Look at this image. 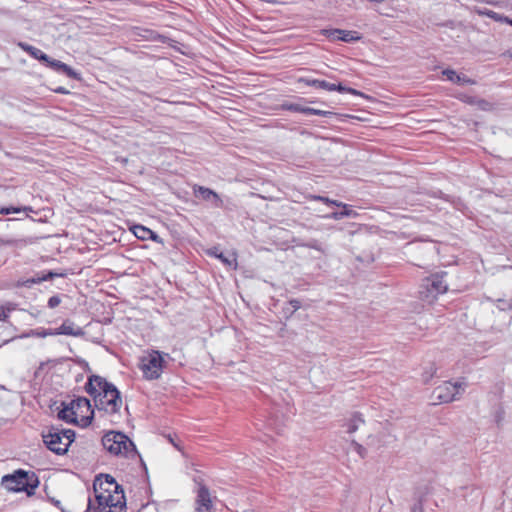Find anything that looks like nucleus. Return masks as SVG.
Returning a JSON list of instances; mask_svg holds the SVG:
<instances>
[{"label":"nucleus","mask_w":512,"mask_h":512,"mask_svg":"<svg viewBox=\"0 0 512 512\" xmlns=\"http://www.w3.org/2000/svg\"><path fill=\"white\" fill-rule=\"evenodd\" d=\"M85 391L93 397L95 407L109 415L119 413L122 407L120 391L116 386L99 375H90L84 386Z\"/></svg>","instance_id":"f257e3e1"},{"label":"nucleus","mask_w":512,"mask_h":512,"mask_svg":"<svg viewBox=\"0 0 512 512\" xmlns=\"http://www.w3.org/2000/svg\"><path fill=\"white\" fill-rule=\"evenodd\" d=\"M39 483V478L35 472L22 469H18L12 474L4 475L1 480L2 486L7 490L25 492L28 496L34 495Z\"/></svg>","instance_id":"f03ea898"},{"label":"nucleus","mask_w":512,"mask_h":512,"mask_svg":"<svg viewBox=\"0 0 512 512\" xmlns=\"http://www.w3.org/2000/svg\"><path fill=\"white\" fill-rule=\"evenodd\" d=\"M42 438L47 449L57 455H64L75 439V431L50 426L43 430Z\"/></svg>","instance_id":"7ed1b4c3"},{"label":"nucleus","mask_w":512,"mask_h":512,"mask_svg":"<svg viewBox=\"0 0 512 512\" xmlns=\"http://www.w3.org/2000/svg\"><path fill=\"white\" fill-rule=\"evenodd\" d=\"M103 447L113 455L133 457L137 451L134 443L122 432L110 431L102 438Z\"/></svg>","instance_id":"20e7f679"},{"label":"nucleus","mask_w":512,"mask_h":512,"mask_svg":"<svg viewBox=\"0 0 512 512\" xmlns=\"http://www.w3.org/2000/svg\"><path fill=\"white\" fill-rule=\"evenodd\" d=\"M18 46L22 50L27 52L31 57L39 60L40 62H42L44 64H46V66H48L52 70H54L56 72H59V73H63V74H65L68 77L73 78V79H79L80 78L79 73H77L75 70H73L70 66H68L67 64H65V63H63V62H61L59 60L51 59L42 50H40V49L30 45V44H27L25 42H19Z\"/></svg>","instance_id":"39448f33"},{"label":"nucleus","mask_w":512,"mask_h":512,"mask_svg":"<svg viewBox=\"0 0 512 512\" xmlns=\"http://www.w3.org/2000/svg\"><path fill=\"white\" fill-rule=\"evenodd\" d=\"M163 355L168 356V354L153 350L146 357H143L141 370L146 379L155 380L161 376L164 366Z\"/></svg>","instance_id":"423d86ee"},{"label":"nucleus","mask_w":512,"mask_h":512,"mask_svg":"<svg viewBox=\"0 0 512 512\" xmlns=\"http://www.w3.org/2000/svg\"><path fill=\"white\" fill-rule=\"evenodd\" d=\"M464 389V384L461 382L453 383L445 381L434 389L433 397L438 400L439 403H449L459 399Z\"/></svg>","instance_id":"0eeeda50"},{"label":"nucleus","mask_w":512,"mask_h":512,"mask_svg":"<svg viewBox=\"0 0 512 512\" xmlns=\"http://www.w3.org/2000/svg\"><path fill=\"white\" fill-rule=\"evenodd\" d=\"M106 500L96 501L98 512H124L126 509V499L124 491L120 488L117 491L105 496Z\"/></svg>","instance_id":"6e6552de"},{"label":"nucleus","mask_w":512,"mask_h":512,"mask_svg":"<svg viewBox=\"0 0 512 512\" xmlns=\"http://www.w3.org/2000/svg\"><path fill=\"white\" fill-rule=\"evenodd\" d=\"M70 405L73 407L76 419L81 427H87L92 423L94 410L89 399L78 396L70 401Z\"/></svg>","instance_id":"1a4fd4ad"},{"label":"nucleus","mask_w":512,"mask_h":512,"mask_svg":"<svg viewBox=\"0 0 512 512\" xmlns=\"http://www.w3.org/2000/svg\"><path fill=\"white\" fill-rule=\"evenodd\" d=\"M446 273L434 274L426 278L423 282L422 288L425 290L420 291L421 297L429 298V296L436 297L439 294H444L448 290V285L444 280Z\"/></svg>","instance_id":"9d476101"},{"label":"nucleus","mask_w":512,"mask_h":512,"mask_svg":"<svg viewBox=\"0 0 512 512\" xmlns=\"http://www.w3.org/2000/svg\"><path fill=\"white\" fill-rule=\"evenodd\" d=\"M193 193H194L195 197L201 198L207 202H210L212 207H214V208H222L223 207V200L221 199L219 194L210 188L200 186V185H195L193 187Z\"/></svg>","instance_id":"9b49d317"},{"label":"nucleus","mask_w":512,"mask_h":512,"mask_svg":"<svg viewBox=\"0 0 512 512\" xmlns=\"http://www.w3.org/2000/svg\"><path fill=\"white\" fill-rule=\"evenodd\" d=\"M196 512H214L209 489L205 485H200L196 498Z\"/></svg>","instance_id":"f8f14e48"},{"label":"nucleus","mask_w":512,"mask_h":512,"mask_svg":"<svg viewBox=\"0 0 512 512\" xmlns=\"http://www.w3.org/2000/svg\"><path fill=\"white\" fill-rule=\"evenodd\" d=\"M122 488L120 485H109L103 482L102 477H96L93 483V489L95 493L96 501L106 500L105 496L109 493L119 490Z\"/></svg>","instance_id":"ddd939ff"},{"label":"nucleus","mask_w":512,"mask_h":512,"mask_svg":"<svg viewBox=\"0 0 512 512\" xmlns=\"http://www.w3.org/2000/svg\"><path fill=\"white\" fill-rule=\"evenodd\" d=\"M56 276H60V274L49 271L46 274H37L35 277L20 279L17 281L16 286L31 288L34 284H40L44 281L51 280Z\"/></svg>","instance_id":"4468645a"},{"label":"nucleus","mask_w":512,"mask_h":512,"mask_svg":"<svg viewBox=\"0 0 512 512\" xmlns=\"http://www.w3.org/2000/svg\"><path fill=\"white\" fill-rule=\"evenodd\" d=\"M299 81L306 84L307 86H313V87H316L319 89H324L327 91L343 90V85L341 83L334 84V83H329L325 80L311 79V78H300Z\"/></svg>","instance_id":"2eb2a0df"},{"label":"nucleus","mask_w":512,"mask_h":512,"mask_svg":"<svg viewBox=\"0 0 512 512\" xmlns=\"http://www.w3.org/2000/svg\"><path fill=\"white\" fill-rule=\"evenodd\" d=\"M338 204H340L339 207L342 208L341 211L332 212L328 215L323 216V218L333 219V220H341L345 217L355 218L358 216V213L355 210L351 209L350 205L340 202V201H338Z\"/></svg>","instance_id":"dca6fc26"},{"label":"nucleus","mask_w":512,"mask_h":512,"mask_svg":"<svg viewBox=\"0 0 512 512\" xmlns=\"http://www.w3.org/2000/svg\"><path fill=\"white\" fill-rule=\"evenodd\" d=\"M56 335L83 336L84 331L81 327L75 326L73 322L66 320L61 326L55 329Z\"/></svg>","instance_id":"f3484780"},{"label":"nucleus","mask_w":512,"mask_h":512,"mask_svg":"<svg viewBox=\"0 0 512 512\" xmlns=\"http://www.w3.org/2000/svg\"><path fill=\"white\" fill-rule=\"evenodd\" d=\"M61 406L62 409H60L57 414L58 418L68 424L79 425V421L76 419L75 412L73 407H71L70 402H62Z\"/></svg>","instance_id":"a211bd4d"},{"label":"nucleus","mask_w":512,"mask_h":512,"mask_svg":"<svg viewBox=\"0 0 512 512\" xmlns=\"http://www.w3.org/2000/svg\"><path fill=\"white\" fill-rule=\"evenodd\" d=\"M442 74L446 76L447 80L458 85H473L475 81L466 75H460L455 70L445 69Z\"/></svg>","instance_id":"6ab92c4d"},{"label":"nucleus","mask_w":512,"mask_h":512,"mask_svg":"<svg viewBox=\"0 0 512 512\" xmlns=\"http://www.w3.org/2000/svg\"><path fill=\"white\" fill-rule=\"evenodd\" d=\"M209 255L214 256L221 260L223 264H225L228 267H232L234 269L237 268V259L235 256L232 258L226 257L222 252H219L218 248L214 247L211 250H209Z\"/></svg>","instance_id":"aec40b11"},{"label":"nucleus","mask_w":512,"mask_h":512,"mask_svg":"<svg viewBox=\"0 0 512 512\" xmlns=\"http://www.w3.org/2000/svg\"><path fill=\"white\" fill-rule=\"evenodd\" d=\"M333 33L341 34L340 36H338V40L347 42V43L355 42V41H358L361 39V35L356 31L340 29V31H334Z\"/></svg>","instance_id":"412c9836"},{"label":"nucleus","mask_w":512,"mask_h":512,"mask_svg":"<svg viewBox=\"0 0 512 512\" xmlns=\"http://www.w3.org/2000/svg\"><path fill=\"white\" fill-rule=\"evenodd\" d=\"M133 234L138 238V239H141V240H148L149 237H151L152 235V230L143 226V225H134L132 228H131Z\"/></svg>","instance_id":"4be33fe9"},{"label":"nucleus","mask_w":512,"mask_h":512,"mask_svg":"<svg viewBox=\"0 0 512 512\" xmlns=\"http://www.w3.org/2000/svg\"><path fill=\"white\" fill-rule=\"evenodd\" d=\"M363 423H364V420L362 419L361 415L358 413H355L347 424V432L354 433L359 428V426Z\"/></svg>","instance_id":"5701e85b"},{"label":"nucleus","mask_w":512,"mask_h":512,"mask_svg":"<svg viewBox=\"0 0 512 512\" xmlns=\"http://www.w3.org/2000/svg\"><path fill=\"white\" fill-rule=\"evenodd\" d=\"M306 198L309 200H313V201L323 202V203H325L327 205H331V206H340V204H338V200H333L326 196L308 195Z\"/></svg>","instance_id":"b1692460"},{"label":"nucleus","mask_w":512,"mask_h":512,"mask_svg":"<svg viewBox=\"0 0 512 512\" xmlns=\"http://www.w3.org/2000/svg\"><path fill=\"white\" fill-rule=\"evenodd\" d=\"M302 111H303V114L318 115V116H323V117H329V116L334 115L333 112L315 109V108H311V107H308L307 109H302Z\"/></svg>","instance_id":"393cba45"},{"label":"nucleus","mask_w":512,"mask_h":512,"mask_svg":"<svg viewBox=\"0 0 512 512\" xmlns=\"http://www.w3.org/2000/svg\"><path fill=\"white\" fill-rule=\"evenodd\" d=\"M22 210H24V211H26V210L31 211L32 209L30 207H24V208L14 207V206L1 207L0 208V215H8V214H12V213H19Z\"/></svg>","instance_id":"a878e982"},{"label":"nucleus","mask_w":512,"mask_h":512,"mask_svg":"<svg viewBox=\"0 0 512 512\" xmlns=\"http://www.w3.org/2000/svg\"><path fill=\"white\" fill-rule=\"evenodd\" d=\"M435 373H436V368L433 365H431L429 367V369L425 370L424 373L422 374L423 382L424 383L429 382L434 377Z\"/></svg>","instance_id":"bb28decb"},{"label":"nucleus","mask_w":512,"mask_h":512,"mask_svg":"<svg viewBox=\"0 0 512 512\" xmlns=\"http://www.w3.org/2000/svg\"><path fill=\"white\" fill-rule=\"evenodd\" d=\"M488 17L493 19L496 22H501V23H506V24H508V21L510 20V18L508 16L499 14L494 11H493V13L488 14Z\"/></svg>","instance_id":"cd10ccee"},{"label":"nucleus","mask_w":512,"mask_h":512,"mask_svg":"<svg viewBox=\"0 0 512 512\" xmlns=\"http://www.w3.org/2000/svg\"><path fill=\"white\" fill-rule=\"evenodd\" d=\"M33 335H36L38 337H46V336H52V335H56L55 334V329L52 330V329H41V330H35L32 332Z\"/></svg>","instance_id":"c85d7f7f"},{"label":"nucleus","mask_w":512,"mask_h":512,"mask_svg":"<svg viewBox=\"0 0 512 512\" xmlns=\"http://www.w3.org/2000/svg\"><path fill=\"white\" fill-rule=\"evenodd\" d=\"M334 31H340V29H326L323 30V34L328 37L330 40H338V36L341 34L333 33Z\"/></svg>","instance_id":"c756f323"},{"label":"nucleus","mask_w":512,"mask_h":512,"mask_svg":"<svg viewBox=\"0 0 512 512\" xmlns=\"http://www.w3.org/2000/svg\"><path fill=\"white\" fill-rule=\"evenodd\" d=\"M60 303H61L60 297L57 296V295H54V296L49 298V300H48V307L53 309V308L57 307Z\"/></svg>","instance_id":"7c9ffc66"},{"label":"nucleus","mask_w":512,"mask_h":512,"mask_svg":"<svg viewBox=\"0 0 512 512\" xmlns=\"http://www.w3.org/2000/svg\"><path fill=\"white\" fill-rule=\"evenodd\" d=\"M338 92L340 93H350V94H353V95H357V96H364V94L354 88H349V87H345L343 86V90H337Z\"/></svg>","instance_id":"2f4dec72"},{"label":"nucleus","mask_w":512,"mask_h":512,"mask_svg":"<svg viewBox=\"0 0 512 512\" xmlns=\"http://www.w3.org/2000/svg\"><path fill=\"white\" fill-rule=\"evenodd\" d=\"M288 304L292 307L290 314H293L301 307V303L297 299H291Z\"/></svg>","instance_id":"473e14b6"},{"label":"nucleus","mask_w":512,"mask_h":512,"mask_svg":"<svg viewBox=\"0 0 512 512\" xmlns=\"http://www.w3.org/2000/svg\"><path fill=\"white\" fill-rule=\"evenodd\" d=\"M99 477H102L103 478V482L108 483V486L109 485H119L115 481V479L111 475H109V474L100 475Z\"/></svg>","instance_id":"72a5a7b5"},{"label":"nucleus","mask_w":512,"mask_h":512,"mask_svg":"<svg viewBox=\"0 0 512 512\" xmlns=\"http://www.w3.org/2000/svg\"><path fill=\"white\" fill-rule=\"evenodd\" d=\"M305 246L308 247V248H312V249L318 250V251L321 250V247H320V245H319L317 240H312L309 243H307Z\"/></svg>","instance_id":"f704fd0d"},{"label":"nucleus","mask_w":512,"mask_h":512,"mask_svg":"<svg viewBox=\"0 0 512 512\" xmlns=\"http://www.w3.org/2000/svg\"><path fill=\"white\" fill-rule=\"evenodd\" d=\"M411 512H424L422 502L418 501L415 503L411 509Z\"/></svg>","instance_id":"c9c22d12"},{"label":"nucleus","mask_w":512,"mask_h":512,"mask_svg":"<svg viewBox=\"0 0 512 512\" xmlns=\"http://www.w3.org/2000/svg\"><path fill=\"white\" fill-rule=\"evenodd\" d=\"M308 107H303V106H300L298 104H294V105H291L290 106V109L295 111V112H300V113H303L302 109H307Z\"/></svg>","instance_id":"e433bc0d"},{"label":"nucleus","mask_w":512,"mask_h":512,"mask_svg":"<svg viewBox=\"0 0 512 512\" xmlns=\"http://www.w3.org/2000/svg\"><path fill=\"white\" fill-rule=\"evenodd\" d=\"M149 239L156 243H162V239L154 231H152V235Z\"/></svg>","instance_id":"4c0bfd02"},{"label":"nucleus","mask_w":512,"mask_h":512,"mask_svg":"<svg viewBox=\"0 0 512 512\" xmlns=\"http://www.w3.org/2000/svg\"><path fill=\"white\" fill-rule=\"evenodd\" d=\"M354 444H355L356 450L360 454V456L364 457L365 448L358 443H354Z\"/></svg>","instance_id":"58836bf2"},{"label":"nucleus","mask_w":512,"mask_h":512,"mask_svg":"<svg viewBox=\"0 0 512 512\" xmlns=\"http://www.w3.org/2000/svg\"><path fill=\"white\" fill-rule=\"evenodd\" d=\"M477 13H478L479 15H484V16H487V17H488V14L493 13V11H492V10H489V9H487V8H484V9H479V10H477Z\"/></svg>","instance_id":"ea45409f"},{"label":"nucleus","mask_w":512,"mask_h":512,"mask_svg":"<svg viewBox=\"0 0 512 512\" xmlns=\"http://www.w3.org/2000/svg\"><path fill=\"white\" fill-rule=\"evenodd\" d=\"M54 91L56 93L64 94V95L69 93V91L65 87H58Z\"/></svg>","instance_id":"a19ab883"},{"label":"nucleus","mask_w":512,"mask_h":512,"mask_svg":"<svg viewBox=\"0 0 512 512\" xmlns=\"http://www.w3.org/2000/svg\"><path fill=\"white\" fill-rule=\"evenodd\" d=\"M478 105H479L480 108L485 110L489 106V103L487 101H485V100H479L478 101Z\"/></svg>","instance_id":"79ce46f5"},{"label":"nucleus","mask_w":512,"mask_h":512,"mask_svg":"<svg viewBox=\"0 0 512 512\" xmlns=\"http://www.w3.org/2000/svg\"><path fill=\"white\" fill-rule=\"evenodd\" d=\"M8 317L3 307H0V320H5Z\"/></svg>","instance_id":"37998d69"},{"label":"nucleus","mask_w":512,"mask_h":512,"mask_svg":"<svg viewBox=\"0 0 512 512\" xmlns=\"http://www.w3.org/2000/svg\"><path fill=\"white\" fill-rule=\"evenodd\" d=\"M503 419L502 413L497 415V422L499 423Z\"/></svg>","instance_id":"c03bdc74"},{"label":"nucleus","mask_w":512,"mask_h":512,"mask_svg":"<svg viewBox=\"0 0 512 512\" xmlns=\"http://www.w3.org/2000/svg\"><path fill=\"white\" fill-rule=\"evenodd\" d=\"M508 55L510 58H512V47L508 50Z\"/></svg>","instance_id":"a18cd8bd"},{"label":"nucleus","mask_w":512,"mask_h":512,"mask_svg":"<svg viewBox=\"0 0 512 512\" xmlns=\"http://www.w3.org/2000/svg\"><path fill=\"white\" fill-rule=\"evenodd\" d=\"M467 102L468 103H473L474 101L472 100V98H468Z\"/></svg>","instance_id":"49530a36"},{"label":"nucleus","mask_w":512,"mask_h":512,"mask_svg":"<svg viewBox=\"0 0 512 512\" xmlns=\"http://www.w3.org/2000/svg\"><path fill=\"white\" fill-rule=\"evenodd\" d=\"M508 25L512 26V19L510 18V20L508 21Z\"/></svg>","instance_id":"de8ad7c7"}]
</instances>
